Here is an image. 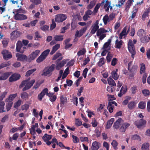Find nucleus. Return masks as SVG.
Returning <instances> with one entry per match:
<instances>
[{
    "label": "nucleus",
    "mask_w": 150,
    "mask_h": 150,
    "mask_svg": "<svg viewBox=\"0 0 150 150\" xmlns=\"http://www.w3.org/2000/svg\"><path fill=\"white\" fill-rule=\"evenodd\" d=\"M30 78H29L27 80L23 81L19 86V88H22L24 86H25L23 88V91H25L30 89L33 85L35 82V79L32 80L30 81H29Z\"/></svg>",
    "instance_id": "1"
},
{
    "label": "nucleus",
    "mask_w": 150,
    "mask_h": 150,
    "mask_svg": "<svg viewBox=\"0 0 150 150\" xmlns=\"http://www.w3.org/2000/svg\"><path fill=\"white\" fill-rule=\"evenodd\" d=\"M128 48L129 52L132 54V57L134 59V56L136 54V52L135 50L134 45L131 40H129Z\"/></svg>",
    "instance_id": "2"
},
{
    "label": "nucleus",
    "mask_w": 150,
    "mask_h": 150,
    "mask_svg": "<svg viewBox=\"0 0 150 150\" xmlns=\"http://www.w3.org/2000/svg\"><path fill=\"white\" fill-rule=\"evenodd\" d=\"M146 123V121L143 119H140L139 120L135 121L134 124L138 128L141 129L145 126Z\"/></svg>",
    "instance_id": "3"
},
{
    "label": "nucleus",
    "mask_w": 150,
    "mask_h": 150,
    "mask_svg": "<svg viewBox=\"0 0 150 150\" xmlns=\"http://www.w3.org/2000/svg\"><path fill=\"white\" fill-rule=\"evenodd\" d=\"M40 50H36L34 52H33L28 57V59H27V61L30 62L32 60L34 59L39 54Z\"/></svg>",
    "instance_id": "4"
},
{
    "label": "nucleus",
    "mask_w": 150,
    "mask_h": 150,
    "mask_svg": "<svg viewBox=\"0 0 150 150\" xmlns=\"http://www.w3.org/2000/svg\"><path fill=\"white\" fill-rule=\"evenodd\" d=\"M66 15L63 14H60L56 16L55 21L56 22L59 23L62 22L65 20L67 18Z\"/></svg>",
    "instance_id": "5"
},
{
    "label": "nucleus",
    "mask_w": 150,
    "mask_h": 150,
    "mask_svg": "<svg viewBox=\"0 0 150 150\" xmlns=\"http://www.w3.org/2000/svg\"><path fill=\"white\" fill-rule=\"evenodd\" d=\"M15 20L19 21H23L27 19L28 18L27 16L23 14L16 13L14 16Z\"/></svg>",
    "instance_id": "6"
},
{
    "label": "nucleus",
    "mask_w": 150,
    "mask_h": 150,
    "mask_svg": "<svg viewBox=\"0 0 150 150\" xmlns=\"http://www.w3.org/2000/svg\"><path fill=\"white\" fill-rule=\"evenodd\" d=\"M1 54L3 55L4 59L6 60L11 58L12 57L11 53L6 50H3L1 52Z\"/></svg>",
    "instance_id": "7"
},
{
    "label": "nucleus",
    "mask_w": 150,
    "mask_h": 150,
    "mask_svg": "<svg viewBox=\"0 0 150 150\" xmlns=\"http://www.w3.org/2000/svg\"><path fill=\"white\" fill-rule=\"evenodd\" d=\"M55 68V64H52L48 68V69L46 70L44 69L43 72L42 74V75L47 76L50 73L53 71Z\"/></svg>",
    "instance_id": "8"
},
{
    "label": "nucleus",
    "mask_w": 150,
    "mask_h": 150,
    "mask_svg": "<svg viewBox=\"0 0 150 150\" xmlns=\"http://www.w3.org/2000/svg\"><path fill=\"white\" fill-rule=\"evenodd\" d=\"M123 122L122 119L119 118L114 123L113 126V128L116 129H118Z\"/></svg>",
    "instance_id": "9"
},
{
    "label": "nucleus",
    "mask_w": 150,
    "mask_h": 150,
    "mask_svg": "<svg viewBox=\"0 0 150 150\" xmlns=\"http://www.w3.org/2000/svg\"><path fill=\"white\" fill-rule=\"evenodd\" d=\"M20 77L19 74L14 73L10 77L8 81L10 82L15 81L19 79Z\"/></svg>",
    "instance_id": "10"
},
{
    "label": "nucleus",
    "mask_w": 150,
    "mask_h": 150,
    "mask_svg": "<svg viewBox=\"0 0 150 150\" xmlns=\"http://www.w3.org/2000/svg\"><path fill=\"white\" fill-rule=\"evenodd\" d=\"M87 28V27L86 26L81 29L79 31L77 30L75 35L76 37H81L86 30Z\"/></svg>",
    "instance_id": "11"
},
{
    "label": "nucleus",
    "mask_w": 150,
    "mask_h": 150,
    "mask_svg": "<svg viewBox=\"0 0 150 150\" xmlns=\"http://www.w3.org/2000/svg\"><path fill=\"white\" fill-rule=\"evenodd\" d=\"M22 43L21 41H18L16 44V50L17 52L23 53L24 52V50L22 49Z\"/></svg>",
    "instance_id": "12"
},
{
    "label": "nucleus",
    "mask_w": 150,
    "mask_h": 150,
    "mask_svg": "<svg viewBox=\"0 0 150 150\" xmlns=\"http://www.w3.org/2000/svg\"><path fill=\"white\" fill-rule=\"evenodd\" d=\"M67 60L64 59L60 62H56V69L57 70H59L62 67L64 66L65 64L67 63Z\"/></svg>",
    "instance_id": "13"
},
{
    "label": "nucleus",
    "mask_w": 150,
    "mask_h": 150,
    "mask_svg": "<svg viewBox=\"0 0 150 150\" xmlns=\"http://www.w3.org/2000/svg\"><path fill=\"white\" fill-rule=\"evenodd\" d=\"M122 125L120 128L119 130L121 132H125L126 129L130 126V124L127 122H125L122 124Z\"/></svg>",
    "instance_id": "14"
},
{
    "label": "nucleus",
    "mask_w": 150,
    "mask_h": 150,
    "mask_svg": "<svg viewBox=\"0 0 150 150\" xmlns=\"http://www.w3.org/2000/svg\"><path fill=\"white\" fill-rule=\"evenodd\" d=\"M20 32L17 30L13 31L11 33V40H15L20 36Z\"/></svg>",
    "instance_id": "15"
},
{
    "label": "nucleus",
    "mask_w": 150,
    "mask_h": 150,
    "mask_svg": "<svg viewBox=\"0 0 150 150\" xmlns=\"http://www.w3.org/2000/svg\"><path fill=\"white\" fill-rule=\"evenodd\" d=\"M16 57L18 58V60L21 61H24L25 60L27 61V60L28 59V57H27V56L24 54H20L19 53H17L16 54Z\"/></svg>",
    "instance_id": "16"
},
{
    "label": "nucleus",
    "mask_w": 150,
    "mask_h": 150,
    "mask_svg": "<svg viewBox=\"0 0 150 150\" xmlns=\"http://www.w3.org/2000/svg\"><path fill=\"white\" fill-rule=\"evenodd\" d=\"M11 74V72H6L0 76V81H4L7 79Z\"/></svg>",
    "instance_id": "17"
},
{
    "label": "nucleus",
    "mask_w": 150,
    "mask_h": 150,
    "mask_svg": "<svg viewBox=\"0 0 150 150\" xmlns=\"http://www.w3.org/2000/svg\"><path fill=\"white\" fill-rule=\"evenodd\" d=\"M127 86H122L120 90V93H118V96L121 97L127 92Z\"/></svg>",
    "instance_id": "18"
},
{
    "label": "nucleus",
    "mask_w": 150,
    "mask_h": 150,
    "mask_svg": "<svg viewBox=\"0 0 150 150\" xmlns=\"http://www.w3.org/2000/svg\"><path fill=\"white\" fill-rule=\"evenodd\" d=\"M108 30H105L103 28H100L97 31L96 35L97 36H99L101 35L104 34L103 33L108 32Z\"/></svg>",
    "instance_id": "19"
},
{
    "label": "nucleus",
    "mask_w": 150,
    "mask_h": 150,
    "mask_svg": "<svg viewBox=\"0 0 150 150\" xmlns=\"http://www.w3.org/2000/svg\"><path fill=\"white\" fill-rule=\"evenodd\" d=\"M17 95V93L13 94L10 95L6 100V102H13L12 101L16 97Z\"/></svg>",
    "instance_id": "20"
},
{
    "label": "nucleus",
    "mask_w": 150,
    "mask_h": 150,
    "mask_svg": "<svg viewBox=\"0 0 150 150\" xmlns=\"http://www.w3.org/2000/svg\"><path fill=\"white\" fill-rule=\"evenodd\" d=\"M150 40V37H148V35H145L140 38L141 42L142 43H145L149 42Z\"/></svg>",
    "instance_id": "21"
},
{
    "label": "nucleus",
    "mask_w": 150,
    "mask_h": 150,
    "mask_svg": "<svg viewBox=\"0 0 150 150\" xmlns=\"http://www.w3.org/2000/svg\"><path fill=\"white\" fill-rule=\"evenodd\" d=\"M137 67L135 66H133L131 69H129V71L131 73L129 76L130 77H132L133 76L137 70Z\"/></svg>",
    "instance_id": "22"
},
{
    "label": "nucleus",
    "mask_w": 150,
    "mask_h": 150,
    "mask_svg": "<svg viewBox=\"0 0 150 150\" xmlns=\"http://www.w3.org/2000/svg\"><path fill=\"white\" fill-rule=\"evenodd\" d=\"M134 1V0H127L125 5V10L126 11H128L129 9L130 8L132 4V2Z\"/></svg>",
    "instance_id": "23"
},
{
    "label": "nucleus",
    "mask_w": 150,
    "mask_h": 150,
    "mask_svg": "<svg viewBox=\"0 0 150 150\" xmlns=\"http://www.w3.org/2000/svg\"><path fill=\"white\" fill-rule=\"evenodd\" d=\"M105 2L104 0H103L100 4H97L94 8L93 12L95 13H97L100 6H102L104 4Z\"/></svg>",
    "instance_id": "24"
},
{
    "label": "nucleus",
    "mask_w": 150,
    "mask_h": 150,
    "mask_svg": "<svg viewBox=\"0 0 150 150\" xmlns=\"http://www.w3.org/2000/svg\"><path fill=\"white\" fill-rule=\"evenodd\" d=\"M99 144L100 143L96 141L93 142L92 144L91 150H98L99 148Z\"/></svg>",
    "instance_id": "25"
},
{
    "label": "nucleus",
    "mask_w": 150,
    "mask_h": 150,
    "mask_svg": "<svg viewBox=\"0 0 150 150\" xmlns=\"http://www.w3.org/2000/svg\"><path fill=\"white\" fill-rule=\"evenodd\" d=\"M150 12V7L146 8V11L144 12L142 16V19L143 20H145L146 17L149 16V14Z\"/></svg>",
    "instance_id": "26"
},
{
    "label": "nucleus",
    "mask_w": 150,
    "mask_h": 150,
    "mask_svg": "<svg viewBox=\"0 0 150 150\" xmlns=\"http://www.w3.org/2000/svg\"><path fill=\"white\" fill-rule=\"evenodd\" d=\"M60 45L59 44H56L52 47V50L50 53V54L52 55L54 54L60 48Z\"/></svg>",
    "instance_id": "27"
},
{
    "label": "nucleus",
    "mask_w": 150,
    "mask_h": 150,
    "mask_svg": "<svg viewBox=\"0 0 150 150\" xmlns=\"http://www.w3.org/2000/svg\"><path fill=\"white\" fill-rule=\"evenodd\" d=\"M114 121V119L113 118H111L110 120H108L107 122V124L106 125V128L107 129H110Z\"/></svg>",
    "instance_id": "28"
},
{
    "label": "nucleus",
    "mask_w": 150,
    "mask_h": 150,
    "mask_svg": "<svg viewBox=\"0 0 150 150\" xmlns=\"http://www.w3.org/2000/svg\"><path fill=\"white\" fill-rule=\"evenodd\" d=\"M67 101V98L64 96L63 95H62L60 96V105H64L66 103Z\"/></svg>",
    "instance_id": "29"
},
{
    "label": "nucleus",
    "mask_w": 150,
    "mask_h": 150,
    "mask_svg": "<svg viewBox=\"0 0 150 150\" xmlns=\"http://www.w3.org/2000/svg\"><path fill=\"white\" fill-rule=\"evenodd\" d=\"M52 137V135H48L47 134H45L42 137V139L44 142H46L47 140H50Z\"/></svg>",
    "instance_id": "30"
},
{
    "label": "nucleus",
    "mask_w": 150,
    "mask_h": 150,
    "mask_svg": "<svg viewBox=\"0 0 150 150\" xmlns=\"http://www.w3.org/2000/svg\"><path fill=\"white\" fill-rule=\"evenodd\" d=\"M91 28L92 29L90 33L92 34H93L95 33L96 31L97 32V31L99 29V26L94 25H93Z\"/></svg>",
    "instance_id": "31"
},
{
    "label": "nucleus",
    "mask_w": 150,
    "mask_h": 150,
    "mask_svg": "<svg viewBox=\"0 0 150 150\" xmlns=\"http://www.w3.org/2000/svg\"><path fill=\"white\" fill-rule=\"evenodd\" d=\"M108 84L112 86H116V84L113 80L110 77L108 78Z\"/></svg>",
    "instance_id": "32"
},
{
    "label": "nucleus",
    "mask_w": 150,
    "mask_h": 150,
    "mask_svg": "<svg viewBox=\"0 0 150 150\" xmlns=\"http://www.w3.org/2000/svg\"><path fill=\"white\" fill-rule=\"evenodd\" d=\"M63 36L61 35H55L54 37V39L57 41H62L64 38Z\"/></svg>",
    "instance_id": "33"
},
{
    "label": "nucleus",
    "mask_w": 150,
    "mask_h": 150,
    "mask_svg": "<svg viewBox=\"0 0 150 150\" xmlns=\"http://www.w3.org/2000/svg\"><path fill=\"white\" fill-rule=\"evenodd\" d=\"M127 26L125 27L122 32L120 34L119 37V38L120 39H122V37L125 35L126 31H127Z\"/></svg>",
    "instance_id": "34"
},
{
    "label": "nucleus",
    "mask_w": 150,
    "mask_h": 150,
    "mask_svg": "<svg viewBox=\"0 0 150 150\" xmlns=\"http://www.w3.org/2000/svg\"><path fill=\"white\" fill-rule=\"evenodd\" d=\"M123 42L122 40L119 41L117 39L115 41V47L117 48L120 49L121 48V46L122 45Z\"/></svg>",
    "instance_id": "35"
},
{
    "label": "nucleus",
    "mask_w": 150,
    "mask_h": 150,
    "mask_svg": "<svg viewBox=\"0 0 150 150\" xmlns=\"http://www.w3.org/2000/svg\"><path fill=\"white\" fill-rule=\"evenodd\" d=\"M111 144L113 147V148L115 150H117L118 149L117 146L118 145V143L115 140H113L111 143Z\"/></svg>",
    "instance_id": "36"
},
{
    "label": "nucleus",
    "mask_w": 150,
    "mask_h": 150,
    "mask_svg": "<svg viewBox=\"0 0 150 150\" xmlns=\"http://www.w3.org/2000/svg\"><path fill=\"white\" fill-rule=\"evenodd\" d=\"M11 64V62L8 61L6 62H3L0 65V69L5 67L9 66Z\"/></svg>",
    "instance_id": "37"
},
{
    "label": "nucleus",
    "mask_w": 150,
    "mask_h": 150,
    "mask_svg": "<svg viewBox=\"0 0 150 150\" xmlns=\"http://www.w3.org/2000/svg\"><path fill=\"white\" fill-rule=\"evenodd\" d=\"M28 93L25 92H23L21 94V97L22 99L26 100L27 99L28 97Z\"/></svg>",
    "instance_id": "38"
},
{
    "label": "nucleus",
    "mask_w": 150,
    "mask_h": 150,
    "mask_svg": "<svg viewBox=\"0 0 150 150\" xmlns=\"http://www.w3.org/2000/svg\"><path fill=\"white\" fill-rule=\"evenodd\" d=\"M36 70V69L35 68L33 69L30 70L26 72L25 76L28 77L30 76Z\"/></svg>",
    "instance_id": "39"
},
{
    "label": "nucleus",
    "mask_w": 150,
    "mask_h": 150,
    "mask_svg": "<svg viewBox=\"0 0 150 150\" xmlns=\"http://www.w3.org/2000/svg\"><path fill=\"white\" fill-rule=\"evenodd\" d=\"M106 60L103 57H102L100 59L98 63V66L99 67H101L105 62Z\"/></svg>",
    "instance_id": "40"
},
{
    "label": "nucleus",
    "mask_w": 150,
    "mask_h": 150,
    "mask_svg": "<svg viewBox=\"0 0 150 150\" xmlns=\"http://www.w3.org/2000/svg\"><path fill=\"white\" fill-rule=\"evenodd\" d=\"M149 143H144L142 144L141 148L142 150H149Z\"/></svg>",
    "instance_id": "41"
},
{
    "label": "nucleus",
    "mask_w": 150,
    "mask_h": 150,
    "mask_svg": "<svg viewBox=\"0 0 150 150\" xmlns=\"http://www.w3.org/2000/svg\"><path fill=\"white\" fill-rule=\"evenodd\" d=\"M5 103L4 101L1 102L0 103V113L6 112L4 110Z\"/></svg>",
    "instance_id": "42"
},
{
    "label": "nucleus",
    "mask_w": 150,
    "mask_h": 150,
    "mask_svg": "<svg viewBox=\"0 0 150 150\" xmlns=\"http://www.w3.org/2000/svg\"><path fill=\"white\" fill-rule=\"evenodd\" d=\"M146 105V103L144 102L141 101L138 104V107L139 108L143 109L145 108Z\"/></svg>",
    "instance_id": "43"
},
{
    "label": "nucleus",
    "mask_w": 150,
    "mask_h": 150,
    "mask_svg": "<svg viewBox=\"0 0 150 150\" xmlns=\"http://www.w3.org/2000/svg\"><path fill=\"white\" fill-rule=\"evenodd\" d=\"M140 66V74H142L145 72V66L144 64L142 63L141 64Z\"/></svg>",
    "instance_id": "44"
},
{
    "label": "nucleus",
    "mask_w": 150,
    "mask_h": 150,
    "mask_svg": "<svg viewBox=\"0 0 150 150\" xmlns=\"http://www.w3.org/2000/svg\"><path fill=\"white\" fill-rule=\"evenodd\" d=\"M103 20L105 25L107 24V22L110 21L108 14L105 15L103 17Z\"/></svg>",
    "instance_id": "45"
},
{
    "label": "nucleus",
    "mask_w": 150,
    "mask_h": 150,
    "mask_svg": "<svg viewBox=\"0 0 150 150\" xmlns=\"http://www.w3.org/2000/svg\"><path fill=\"white\" fill-rule=\"evenodd\" d=\"M50 51V50L49 49H47L44 51L41 54L46 59Z\"/></svg>",
    "instance_id": "46"
},
{
    "label": "nucleus",
    "mask_w": 150,
    "mask_h": 150,
    "mask_svg": "<svg viewBox=\"0 0 150 150\" xmlns=\"http://www.w3.org/2000/svg\"><path fill=\"white\" fill-rule=\"evenodd\" d=\"M135 106V103L134 101H131L129 103L128 107L130 110L133 109Z\"/></svg>",
    "instance_id": "47"
},
{
    "label": "nucleus",
    "mask_w": 150,
    "mask_h": 150,
    "mask_svg": "<svg viewBox=\"0 0 150 150\" xmlns=\"http://www.w3.org/2000/svg\"><path fill=\"white\" fill-rule=\"evenodd\" d=\"M145 31L142 29H139L137 32V35L139 37H142L144 35Z\"/></svg>",
    "instance_id": "48"
},
{
    "label": "nucleus",
    "mask_w": 150,
    "mask_h": 150,
    "mask_svg": "<svg viewBox=\"0 0 150 150\" xmlns=\"http://www.w3.org/2000/svg\"><path fill=\"white\" fill-rule=\"evenodd\" d=\"M111 74L113 78L115 80L118 79L119 76H118L116 71H113L112 72Z\"/></svg>",
    "instance_id": "49"
},
{
    "label": "nucleus",
    "mask_w": 150,
    "mask_h": 150,
    "mask_svg": "<svg viewBox=\"0 0 150 150\" xmlns=\"http://www.w3.org/2000/svg\"><path fill=\"white\" fill-rule=\"evenodd\" d=\"M86 52V49L85 48H83L82 50H80L77 52V54L79 56L81 55H84Z\"/></svg>",
    "instance_id": "50"
},
{
    "label": "nucleus",
    "mask_w": 150,
    "mask_h": 150,
    "mask_svg": "<svg viewBox=\"0 0 150 150\" xmlns=\"http://www.w3.org/2000/svg\"><path fill=\"white\" fill-rule=\"evenodd\" d=\"M132 140H137L139 141H141V139L140 136L137 134H135L132 136Z\"/></svg>",
    "instance_id": "51"
},
{
    "label": "nucleus",
    "mask_w": 150,
    "mask_h": 150,
    "mask_svg": "<svg viewBox=\"0 0 150 150\" xmlns=\"http://www.w3.org/2000/svg\"><path fill=\"white\" fill-rule=\"evenodd\" d=\"M8 103L6 104V107L7 111H9L11 109L13 105V102H8Z\"/></svg>",
    "instance_id": "52"
},
{
    "label": "nucleus",
    "mask_w": 150,
    "mask_h": 150,
    "mask_svg": "<svg viewBox=\"0 0 150 150\" xmlns=\"http://www.w3.org/2000/svg\"><path fill=\"white\" fill-rule=\"evenodd\" d=\"M16 12L17 13L23 14L26 13L27 11L21 8H19L18 9H17Z\"/></svg>",
    "instance_id": "53"
},
{
    "label": "nucleus",
    "mask_w": 150,
    "mask_h": 150,
    "mask_svg": "<svg viewBox=\"0 0 150 150\" xmlns=\"http://www.w3.org/2000/svg\"><path fill=\"white\" fill-rule=\"evenodd\" d=\"M45 59V58L41 54L36 59V62L37 63H40L42 62Z\"/></svg>",
    "instance_id": "54"
},
{
    "label": "nucleus",
    "mask_w": 150,
    "mask_h": 150,
    "mask_svg": "<svg viewBox=\"0 0 150 150\" xmlns=\"http://www.w3.org/2000/svg\"><path fill=\"white\" fill-rule=\"evenodd\" d=\"M75 124L76 126H79L82 125V122L79 119L76 118L75 119Z\"/></svg>",
    "instance_id": "55"
},
{
    "label": "nucleus",
    "mask_w": 150,
    "mask_h": 150,
    "mask_svg": "<svg viewBox=\"0 0 150 150\" xmlns=\"http://www.w3.org/2000/svg\"><path fill=\"white\" fill-rule=\"evenodd\" d=\"M126 0H119L118 1V4L116 5V6L118 7L119 8L121 7L124 2Z\"/></svg>",
    "instance_id": "56"
},
{
    "label": "nucleus",
    "mask_w": 150,
    "mask_h": 150,
    "mask_svg": "<svg viewBox=\"0 0 150 150\" xmlns=\"http://www.w3.org/2000/svg\"><path fill=\"white\" fill-rule=\"evenodd\" d=\"M114 88L112 86H108L107 87V90L110 93H111L113 92L114 91Z\"/></svg>",
    "instance_id": "57"
},
{
    "label": "nucleus",
    "mask_w": 150,
    "mask_h": 150,
    "mask_svg": "<svg viewBox=\"0 0 150 150\" xmlns=\"http://www.w3.org/2000/svg\"><path fill=\"white\" fill-rule=\"evenodd\" d=\"M131 90L132 94H135L137 91V86H133L131 87Z\"/></svg>",
    "instance_id": "58"
},
{
    "label": "nucleus",
    "mask_w": 150,
    "mask_h": 150,
    "mask_svg": "<svg viewBox=\"0 0 150 150\" xmlns=\"http://www.w3.org/2000/svg\"><path fill=\"white\" fill-rule=\"evenodd\" d=\"M40 28L41 30L43 31H46L48 30L49 26L47 25H45L40 27Z\"/></svg>",
    "instance_id": "59"
},
{
    "label": "nucleus",
    "mask_w": 150,
    "mask_h": 150,
    "mask_svg": "<svg viewBox=\"0 0 150 150\" xmlns=\"http://www.w3.org/2000/svg\"><path fill=\"white\" fill-rule=\"evenodd\" d=\"M61 55L62 54L60 53L57 52L54 55L52 59L53 60H55Z\"/></svg>",
    "instance_id": "60"
},
{
    "label": "nucleus",
    "mask_w": 150,
    "mask_h": 150,
    "mask_svg": "<svg viewBox=\"0 0 150 150\" xmlns=\"http://www.w3.org/2000/svg\"><path fill=\"white\" fill-rule=\"evenodd\" d=\"M30 1L35 5H38L41 4V0H30Z\"/></svg>",
    "instance_id": "61"
},
{
    "label": "nucleus",
    "mask_w": 150,
    "mask_h": 150,
    "mask_svg": "<svg viewBox=\"0 0 150 150\" xmlns=\"http://www.w3.org/2000/svg\"><path fill=\"white\" fill-rule=\"evenodd\" d=\"M21 100H18V101L14 104V107L15 108H17L21 104Z\"/></svg>",
    "instance_id": "62"
},
{
    "label": "nucleus",
    "mask_w": 150,
    "mask_h": 150,
    "mask_svg": "<svg viewBox=\"0 0 150 150\" xmlns=\"http://www.w3.org/2000/svg\"><path fill=\"white\" fill-rule=\"evenodd\" d=\"M104 1H105V3L104 6V9H105L107 7H108V6H110L111 4L110 2H109L108 0H104Z\"/></svg>",
    "instance_id": "63"
},
{
    "label": "nucleus",
    "mask_w": 150,
    "mask_h": 150,
    "mask_svg": "<svg viewBox=\"0 0 150 150\" xmlns=\"http://www.w3.org/2000/svg\"><path fill=\"white\" fill-rule=\"evenodd\" d=\"M72 137L73 138V141L74 143H76L79 142V139L76 136L72 135Z\"/></svg>",
    "instance_id": "64"
}]
</instances>
